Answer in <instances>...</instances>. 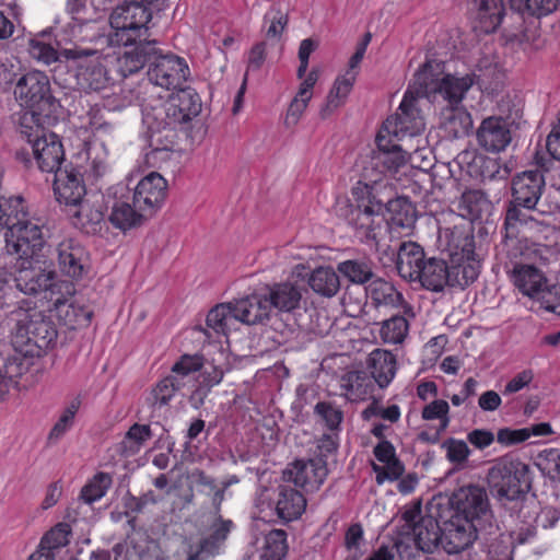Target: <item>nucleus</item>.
I'll return each instance as SVG.
<instances>
[{
    "label": "nucleus",
    "mask_w": 560,
    "mask_h": 560,
    "mask_svg": "<svg viewBox=\"0 0 560 560\" xmlns=\"http://www.w3.org/2000/svg\"><path fill=\"white\" fill-rule=\"evenodd\" d=\"M459 208L470 221L480 220L491 209V202L480 190H468L462 195Z\"/></svg>",
    "instance_id": "50"
},
{
    "label": "nucleus",
    "mask_w": 560,
    "mask_h": 560,
    "mask_svg": "<svg viewBox=\"0 0 560 560\" xmlns=\"http://www.w3.org/2000/svg\"><path fill=\"white\" fill-rule=\"evenodd\" d=\"M447 238V247L452 255L460 256L457 264L448 267L451 287L465 288L479 276L480 266L474 258L475 241L470 231L464 226H454L440 231Z\"/></svg>",
    "instance_id": "4"
},
{
    "label": "nucleus",
    "mask_w": 560,
    "mask_h": 560,
    "mask_svg": "<svg viewBox=\"0 0 560 560\" xmlns=\"http://www.w3.org/2000/svg\"><path fill=\"white\" fill-rule=\"evenodd\" d=\"M13 93L21 106L35 109L45 116L56 114L60 107L51 93L49 78L42 71H28L21 75Z\"/></svg>",
    "instance_id": "7"
},
{
    "label": "nucleus",
    "mask_w": 560,
    "mask_h": 560,
    "mask_svg": "<svg viewBox=\"0 0 560 560\" xmlns=\"http://www.w3.org/2000/svg\"><path fill=\"white\" fill-rule=\"evenodd\" d=\"M265 19L270 21V25L267 30L268 37H279L289 21L288 14L281 12L276 7H272L271 10L265 15Z\"/></svg>",
    "instance_id": "63"
},
{
    "label": "nucleus",
    "mask_w": 560,
    "mask_h": 560,
    "mask_svg": "<svg viewBox=\"0 0 560 560\" xmlns=\"http://www.w3.org/2000/svg\"><path fill=\"white\" fill-rule=\"evenodd\" d=\"M328 474L327 462L312 458L308 462L296 460L292 467L283 471V478L306 491H316Z\"/></svg>",
    "instance_id": "18"
},
{
    "label": "nucleus",
    "mask_w": 560,
    "mask_h": 560,
    "mask_svg": "<svg viewBox=\"0 0 560 560\" xmlns=\"http://www.w3.org/2000/svg\"><path fill=\"white\" fill-rule=\"evenodd\" d=\"M451 504L454 515L465 517L481 529L485 535H491L497 528L493 512L486 489L478 485L460 487L453 492Z\"/></svg>",
    "instance_id": "5"
},
{
    "label": "nucleus",
    "mask_w": 560,
    "mask_h": 560,
    "mask_svg": "<svg viewBox=\"0 0 560 560\" xmlns=\"http://www.w3.org/2000/svg\"><path fill=\"white\" fill-rule=\"evenodd\" d=\"M207 326L218 334L226 335L237 323L234 303H220L212 307L206 319Z\"/></svg>",
    "instance_id": "45"
},
{
    "label": "nucleus",
    "mask_w": 560,
    "mask_h": 560,
    "mask_svg": "<svg viewBox=\"0 0 560 560\" xmlns=\"http://www.w3.org/2000/svg\"><path fill=\"white\" fill-rule=\"evenodd\" d=\"M15 316V334L23 342L38 349H47L57 338L55 324L37 310L13 311Z\"/></svg>",
    "instance_id": "11"
},
{
    "label": "nucleus",
    "mask_w": 560,
    "mask_h": 560,
    "mask_svg": "<svg viewBox=\"0 0 560 560\" xmlns=\"http://www.w3.org/2000/svg\"><path fill=\"white\" fill-rule=\"evenodd\" d=\"M201 100L198 93L189 88H179L173 92L163 104L162 122L164 128H176L179 125L190 121L201 112Z\"/></svg>",
    "instance_id": "12"
},
{
    "label": "nucleus",
    "mask_w": 560,
    "mask_h": 560,
    "mask_svg": "<svg viewBox=\"0 0 560 560\" xmlns=\"http://www.w3.org/2000/svg\"><path fill=\"white\" fill-rule=\"evenodd\" d=\"M357 75L358 71L351 70L346 71L343 75H340L335 80L334 85L327 95L326 103L319 110V115L323 119L327 118L345 103L353 88Z\"/></svg>",
    "instance_id": "37"
},
{
    "label": "nucleus",
    "mask_w": 560,
    "mask_h": 560,
    "mask_svg": "<svg viewBox=\"0 0 560 560\" xmlns=\"http://www.w3.org/2000/svg\"><path fill=\"white\" fill-rule=\"evenodd\" d=\"M67 212L72 224L86 234L95 233L104 219L101 208L84 197L67 206Z\"/></svg>",
    "instance_id": "30"
},
{
    "label": "nucleus",
    "mask_w": 560,
    "mask_h": 560,
    "mask_svg": "<svg viewBox=\"0 0 560 560\" xmlns=\"http://www.w3.org/2000/svg\"><path fill=\"white\" fill-rule=\"evenodd\" d=\"M539 466L552 480L560 481V450H545L539 454Z\"/></svg>",
    "instance_id": "61"
},
{
    "label": "nucleus",
    "mask_w": 560,
    "mask_h": 560,
    "mask_svg": "<svg viewBox=\"0 0 560 560\" xmlns=\"http://www.w3.org/2000/svg\"><path fill=\"white\" fill-rule=\"evenodd\" d=\"M482 534L476 524L465 517L452 515L442 528V548L448 555H457L472 546Z\"/></svg>",
    "instance_id": "15"
},
{
    "label": "nucleus",
    "mask_w": 560,
    "mask_h": 560,
    "mask_svg": "<svg viewBox=\"0 0 560 560\" xmlns=\"http://www.w3.org/2000/svg\"><path fill=\"white\" fill-rule=\"evenodd\" d=\"M113 479L107 472H97L81 490V499L85 503H93L102 499L110 488Z\"/></svg>",
    "instance_id": "56"
},
{
    "label": "nucleus",
    "mask_w": 560,
    "mask_h": 560,
    "mask_svg": "<svg viewBox=\"0 0 560 560\" xmlns=\"http://www.w3.org/2000/svg\"><path fill=\"white\" fill-rule=\"evenodd\" d=\"M337 271L354 284H365L374 278V264L368 257L348 259L337 265Z\"/></svg>",
    "instance_id": "42"
},
{
    "label": "nucleus",
    "mask_w": 560,
    "mask_h": 560,
    "mask_svg": "<svg viewBox=\"0 0 560 560\" xmlns=\"http://www.w3.org/2000/svg\"><path fill=\"white\" fill-rule=\"evenodd\" d=\"M545 186V176L539 170L522 172L512 180V200L525 208H536Z\"/></svg>",
    "instance_id": "19"
},
{
    "label": "nucleus",
    "mask_w": 560,
    "mask_h": 560,
    "mask_svg": "<svg viewBox=\"0 0 560 560\" xmlns=\"http://www.w3.org/2000/svg\"><path fill=\"white\" fill-rule=\"evenodd\" d=\"M32 150L40 171L56 174L62 170L65 150L56 133L43 132L40 138L34 139Z\"/></svg>",
    "instance_id": "21"
},
{
    "label": "nucleus",
    "mask_w": 560,
    "mask_h": 560,
    "mask_svg": "<svg viewBox=\"0 0 560 560\" xmlns=\"http://www.w3.org/2000/svg\"><path fill=\"white\" fill-rule=\"evenodd\" d=\"M156 40L147 38H136L130 44H120L125 51L118 57V68L124 77L133 74L145 65L151 63L154 52H156Z\"/></svg>",
    "instance_id": "22"
},
{
    "label": "nucleus",
    "mask_w": 560,
    "mask_h": 560,
    "mask_svg": "<svg viewBox=\"0 0 560 560\" xmlns=\"http://www.w3.org/2000/svg\"><path fill=\"white\" fill-rule=\"evenodd\" d=\"M477 141L489 152H501L512 141L511 122L500 116L485 118L477 129Z\"/></svg>",
    "instance_id": "20"
},
{
    "label": "nucleus",
    "mask_w": 560,
    "mask_h": 560,
    "mask_svg": "<svg viewBox=\"0 0 560 560\" xmlns=\"http://www.w3.org/2000/svg\"><path fill=\"white\" fill-rule=\"evenodd\" d=\"M457 160L459 163H467L471 167L470 172L478 175L481 180L502 177L497 159L477 154L474 151H464L457 155Z\"/></svg>",
    "instance_id": "43"
},
{
    "label": "nucleus",
    "mask_w": 560,
    "mask_h": 560,
    "mask_svg": "<svg viewBox=\"0 0 560 560\" xmlns=\"http://www.w3.org/2000/svg\"><path fill=\"white\" fill-rule=\"evenodd\" d=\"M476 19L481 31L485 33L494 32L502 22L504 4L502 0H475Z\"/></svg>",
    "instance_id": "39"
},
{
    "label": "nucleus",
    "mask_w": 560,
    "mask_h": 560,
    "mask_svg": "<svg viewBox=\"0 0 560 560\" xmlns=\"http://www.w3.org/2000/svg\"><path fill=\"white\" fill-rule=\"evenodd\" d=\"M450 406L447 401L443 399H435L432 402L428 404L421 412V416L424 420H440L439 432H443L450 424L448 417Z\"/></svg>",
    "instance_id": "59"
},
{
    "label": "nucleus",
    "mask_w": 560,
    "mask_h": 560,
    "mask_svg": "<svg viewBox=\"0 0 560 560\" xmlns=\"http://www.w3.org/2000/svg\"><path fill=\"white\" fill-rule=\"evenodd\" d=\"M421 266L419 278H416V281H419L423 288L439 292L448 285L450 273L445 260L431 257Z\"/></svg>",
    "instance_id": "36"
},
{
    "label": "nucleus",
    "mask_w": 560,
    "mask_h": 560,
    "mask_svg": "<svg viewBox=\"0 0 560 560\" xmlns=\"http://www.w3.org/2000/svg\"><path fill=\"white\" fill-rule=\"evenodd\" d=\"M368 365L372 377L381 388L392 382L397 370L396 357L390 351L383 349L371 352Z\"/></svg>",
    "instance_id": "35"
},
{
    "label": "nucleus",
    "mask_w": 560,
    "mask_h": 560,
    "mask_svg": "<svg viewBox=\"0 0 560 560\" xmlns=\"http://www.w3.org/2000/svg\"><path fill=\"white\" fill-rule=\"evenodd\" d=\"M348 222L355 228L362 237L375 242L376 247L380 245V233L384 219L365 206V202H358L355 207L350 209Z\"/></svg>",
    "instance_id": "29"
},
{
    "label": "nucleus",
    "mask_w": 560,
    "mask_h": 560,
    "mask_svg": "<svg viewBox=\"0 0 560 560\" xmlns=\"http://www.w3.org/2000/svg\"><path fill=\"white\" fill-rule=\"evenodd\" d=\"M384 466L373 465V470L376 472V482L383 483L386 479L394 481L399 479L404 471L405 467L402 463L397 458H393L389 462L384 463Z\"/></svg>",
    "instance_id": "62"
},
{
    "label": "nucleus",
    "mask_w": 560,
    "mask_h": 560,
    "mask_svg": "<svg viewBox=\"0 0 560 560\" xmlns=\"http://www.w3.org/2000/svg\"><path fill=\"white\" fill-rule=\"evenodd\" d=\"M408 318L402 314H395L392 317L380 323V337L384 343H401L408 335Z\"/></svg>",
    "instance_id": "48"
},
{
    "label": "nucleus",
    "mask_w": 560,
    "mask_h": 560,
    "mask_svg": "<svg viewBox=\"0 0 560 560\" xmlns=\"http://www.w3.org/2000/svg\"><path fill=\"white\" fill-rule=\"evenodd\" d=\"M396 256V268L399 276L409 281H416L419 278L421 265L427 261L423 248L411 241L402 242L397 253L392 252V260Z\"/></svg>",
    "instance_id": "27"
},
{
    "label": "nucleus",
    "mask_w": 560,
    "mask_h": 560,
    "mask_svg": "<svg viewBox=\"0 0 560 560\" xmlns=\"http://www.w3.org/2000/svg\"><path fill=\"white\" fill-rule=\"evenodd\" d=\"M377 151L373 155L366 167L370 168V174L383 178L385 173H395L407 162L406 155L402 153L401 148L392 143L390 139L380 131L376 136Z\"/></svg>",
    "instance_id": "16"
},
{
    "label": "nucleus",
    "mask_w": 560,
    "mask_h": 560,
    "mask_svg": "<svg viewBox=\"0 0 560 560\" xmlns=\"http://www.w3.org/2000/svg\"><path fill=\"white\" fill-rule=\"evenodd\" d=\"M202 366V357L194 354H183L171 369V374L161 380L151 392L149 397L152 408L151 418L155 417V412L166 407L176 392L186 384L185 378L191 373L197 372Z\"/></svg>",
    "instance_id": "10"
},
{
    "label": "nucleus",
    "mask_w": 560,
    "mask_h": 560,
    "mask_svg": "<svg viewBox=\"0 0 560 560\" xmlns=\"http://www.w3.org/2000/svg\"><path fill=\"white\" fill-rule=\"evenodd\" d=\"M287 534L282 529H273L265 536L260 560H282L287 555Z\"/></svg>",
    "instance_id": "53"
},
{
    "label": "nucleus",
    "mask_w": 560,
    "mask_h": 560,
    "mask_svg": "<svg viewBox=\"0 0 560 560\" xmlns=\"http://www.w3.org/2000/svg\"><path fill=\"white\" fill-rule=\"evenodd\" d=\"M265 295L270 310L273 307L280 312H291L298 308L302 299L300 288L292 283L275 284Z\"/></svg>",
    "instance_id": "38"
},
{
    "label": "nucleus",
    "mask_w": 560,
    "mask_h": 560,
    "mask_svg": "<svg viewBox=\"0 0 560 560\" xmlns=\"http://www.w3.org/2000/svg\"><path fill=\"white\" fill-rule=\"evenodd\" d=\"M537 210L536 208H525L515 203V200H511L505 213L504 228L508 235L517 236L518 225H529L536 222L532 212Z\"/></svg>",
    "instance_id": "51"
},
{
    "label": "nucleus",
    "mask_w": 560,
    "mask_h": 560,
    "mask_svg": "<svg viewBox=\"0 0 560 560\" xmlns=\"http://www.w3.org/2000/svg\"><path fill=\"white\" fill-rule=\"evenodd\" d=\"M167 183L156 172L144 176L136 186L133 205L140 211L154 210L161 207L166 197Z\"/></svg>",
    "instance_id": "23"
},
{
    "label": "nucleus",
    "mask_w": 560,
    "mask_h": 560,
    "mask_svg": "<svg viewBox=\"0 0 560 560\" xmlns=\"http://www.w3.org/2000/svg\"><path fill=\"white\" fill-rule=\"evenodd\" d=\"M81 398L79 396L72 398L66 408L62 410L60 417L58 418L57 422L51 428L49 434H48V441L50 442H57L59 439H61L65 433L71 429L74 422V417L78 412V410L81 407Z\"/></svg>",
    "instance_id": "55"
},
{
    "label": "nucleus",
    "mask_w": 560,
    "mask_h": 560,
    "mask_svg": "<svg viewBox=\"0 0 560 560\" xmlns=\"http://www.w3.org/2000/svg\"><path fill=\"white\" fill-rule=\"evenodd\" d=\"M388 212L390 217L387 224L392 229L410 231L416 224V209L412 203L405 198H398L389 202Z\"/></svg>",
    "instance_id": "46"
},
{
    "label": "nucleus",
    "mask_w": 560,
    "mask_h": 560,
    "mask_svg": "<svg viewBox=\"0 0 560 560\" xmlns=\"http://www.w3.org/2000/svg\"><path fill=\"white\" fill-rule=\"evenodd\" d=\"M528 440L527 430L502 428L497 433L498 443L504 446H511L523 443Z\"/></svg>",
    "instance_id": "64"
},
{
    "label": "nucleus",
    "mask_w": 560,
    "mask_h": 560,
    "mask_svg": "<svg viewBox=\"0 0 560 560\" xmlns=\"http://www.w3.org/2000/svg\"><path fill=\"white\" fill-rule=\"evenodd\" d=\"M366 294L372 304L378 307L400 308L406 316L415 318L413 307L404 299V295L392 282L382 278L373 279L366 287Z\"/></svg>",
    "instance_id": "24"
},
{
    "label": "nucleus",
    "mask_w": 560,
    "mask_h": 560,
    "mask_svg": "<svg viewBox=\"0 0 560 560\" xmlns=\"http://www.w3.org/2000/svg\"><path fill=\"white\" fill-rule=\"evenodd\" d=\"M425 97L423 93L416 88V81L409 84L405 96L399 105L395 116L386 119L381 131L392 135L398 140L412 138L420 135L425 127L423 117L420 114L416 103L418 98Z\"/></svg>",
    "instance_id": "9"
},
{
    "label": "nucleus",
    "mask_w": 560,
    "mask_h": 560,
    "mask_svg": "<svg viewBox=\"0 0 560 560\" xmlns=\"http://www.w3.org/2000/svg\"><path fill=\"white\" fill-rule=\"evenodd\" d=\"M442 448L446 451V458L456 466H464L470 455V448L463 440L453 438L446 439L442 443Z\"/></svg>",
    "instance_id": "58"
},
{
    "label": "nucleus",
    "mask_w": 560,
    "mask_h": 560,
    "mask_svg": "<svg viewBox=\"0 0 560 560\" xmlns=\"http://www.w3.org/2000/svg\"><path fill=\"white\" fill-rule=\"evenodd\" d=\"M410 534L416 547L425 553H432L436 548L442 547V528L431 515L420 517L417 524H413V530Z\"/></svg>",
    "instance_id": "32"
},
{
    "label": "nucleus",
    "mask_w": 560,
    "mask_h": 560,
    "mask_svg": "<svg viewBox=\"0 0 560 560\" xmlns=\"http://www.w3.org/2000/svg\"><path fill=\"white\" fill-rule=\"evenodd\" d=\"M14 282L16 289L27 295L49 292L50 299L57 287V273L52 265L39 256L14 258Z\"/></svg>",
    "instance_id": "6"
},
{
    "label": "nucleus",
    "mask_w": 560,
    "mask_h": 560,
    "mask_svg": "<svg viewBox=\"0 0 560 560\" xmlns=\"http://www.w3.org/2000/svg\"><path fill=\"white\" fill-rule=\"evenodd\" d=\"M42 226L24 218L10 233H5V252L12 258L39 256L44 246Z\"/></svg>",
    "instance_id": "14"
},
{
    "label": "nucleus",
    "mask_w": 560,
    "mask_h": 560,
    "mask_svg": "<svg viewBox=\"0 0 560 560\" xmlns=\"http://www.w3.org/2000/svg\"><path fill=\"white\" fill-rule=\"evenodd\" d=\"M306 500L304 495L290 486L278 487L276 512L279 518L290 522L299 518L305 511Z\"/></svg>",
    "instance_id": "33"
},
{
    "label": "nucleus",
    "mask_w": 560,
    "mask_h": 560,
    "mask_svg": "<svg viewBox=\"0 0 560 560\" xmlns=\"http://www.w3.org/2000/svg\"><path fill=\"white\" fill-rule=\"evenodd\" d=\"M529 467L518 458L502 456L488 469L490 494L502 505L523 500L530 489Z\"/></svg>",
    "instance_id": "2"
},
{
    "label": "nucleus",
    "mask_w": 560,
    "mask_h": 560,
    "mask_svg": "<svg viewBox=\"0 0 560 560\" xmlns=\"http://www.w3.org/2000/svg\"><path fill=\"white\" fill-rule=\"evenodd\" d=\"M339 272L332 267H318L308 277L311 289L325 298L335 296L340 290Z\"/></svg>",
    "instance_id": "41"
},
{
    "label": "nucleus",
    "mask_w": 560,
    "mask_h": 560,
    "mask_svg": "<svg viewBox=\"0 0 560 560\" xmlns=\"http://www.w3.org/2000/svg\"><path fill=\"white\" fill-rule=\"evenodd\" d=\"M416 88L427 98L441 96L447 106H460L468 90L475 83V74L463 77L444 73V63L427 60L415 73Z\"/></svg>",
    "instance_id": "1"
},
{
    "label": "nucleus",
    "mask_w": 560,
    "mask_h": 560,
    "mask_svg": "<svg viewBox=\"0 0 560 560\" xmlns=\"http://www.w3.org/2000/svg\"><path fill=\"white\" fill-rule=\"evenodd\" d=\"M314 412L334 431L338 430L343 419V412L329 401H319L314 407Z\"/></svg>",
    "instance_id": "60"
},
{
    "label": "nucleus",
    "mask_w": 560,
    "mask_h": 560,
    "mask_svg": "<svg viewBox=\"0 0 560 560\" xmlns=\"http://www.w3.org/2000/svg\"><path fill=\"white\" fill-rule=\"evenodd\" d=\"M152 438V430L149 424H132L118 444L117 452L126 457L137 454L144 442Z\"/></svg>",
    "instance_id": "47"
},
{
    "label": "nucleus",
    "mask_w": 560,
    "mask_h": 560,
    "mask_svg": "<svg viewBox=\"0 0 560 560\" xmlns=\"http://www.w3.org/2000/svg\"><path fill=\"white\" fill-rule=\"evenodd\" d=\"M54 191L56 199L66 207L81 200L86 195L81 173L72 165H66L63 170L57 171Z\"/></svg>",
    "instance_id": "25"
},
{
    "label": "nucleus",
    "mask_w": 560,
    "mask_h": 560,
    "mask_svg": "<svg viewBox=\"0 0 560 560\" xmlns=\"http://www.w3.org/2000/svg\"><path fill=\"white\" fill-rule=\"evenodd\" d=\"M39 113L35 109L24 112L19 118V131L26 141L33 145L34 139L40 138L46 132L39 125Z\"/></svg>",
    "instance_id": "57"
},
{
    "label": "nucleus",
    "mask_w": 560,
    "mask_h": 560,
    "mask_svg": "<svg viewBox=\"0 0 560 560\" xmlns=\"http://www.w3.org/2000/svg\"><path fill=\"white\" fill-rule=\"evenodd\" d=\"M70 535V525L67 523H58L43 536L39 547H42V550H46L56 556L60 549L69 544Z\"/></svg>",
    "instance_id": "54"
},
{
    "label": "nucleus",
    "mask_w": 560,
    "mask_h": 560,
    "mask_svg": "<svg viewBox=\"0 0 560 560\" xmlns=\"http://www.w3.org/2000/svg\"><path fill=\"white\" fill-rule=\"evenodd\" d=\"M189 75L190 71L184 58L175 55H161L156 48L148 69L150 82L166 90H176L183 88Z\"/></svg>",
    "instance_id": "13"
},
{
    "label": "nucleus",
    "mask_w": 560,
    "mask_h": 560,
    "mask_svg": "<svg viewBox=\"0 0 560 560\" xmlns=\"http://www.w3.org/2000/svg\"><path fill=\"white\" fill-rule=\"evenodd\" d=\"M385 190L386 183L383 182V178L370 174V168L364 167L362 180H359L353 187L352 195L357 202H365L368 208L382 215L383 210L385 208L388 210L389 202L394 201L389 196L387 198L384 196Z\"/></svg>",
    "instance_id": "17"
},
{
    "label": "nucleus",
    "mask_w": 560,
    "mask_h": 560,
    "mask_svg": "<svg viewBox=\"0 0 560 560\" xmlns=\"http://www.w3.org/2000/svg\"><path fill=\"white\" fill-rule=\"evenodd\" d=\"M152 0H124L110 14L114 30L108 36L109 45L130 44L136 38H147V24L152 13L149 4Z\"/></svg>",
    "instance_id": "3"
},
{
    "label": "nucleus",
    "mask_w": 560,
    "mask_h": 560,
    "mask_svg": "<svg viewBox=\"0 0 560 560\" xmlns=\"http://www.w3.org/2000/svg\"><path fill=\"white\" fill-rule=\"evenodd\" d=\"M58 265L62 273L79 279L85 273L88 253L73 240H66L57 247Z\"/></svg>",
    "instance_id": "26"
},
{
    "label": "nucleus",
    "mask_w": 560,
    "mask_h": 560,
    "mask_svg": "<svg viewBox=\"0 0 560 560\" xmlns=\"http://www.w3.org/2000/svg\"><path fill=\"white\" fill-rule=\"evenodd\" d=\"M27 215V207L22 196L0 198V230L7 229L5 233H10Z\"/></svg>",
    "instance_id": "40"
},
{
    "label": "nucleus",
    "mask_w": 560,
    "mask_h": 560,
    "mask_svg": "<svg viewBox=\"0 0 560 560\" xmlns=\"http://www.w3.org/2000/svg\"><path fill=\"white\" fill-rule=\"evenodd\" d=\"M233 303L237 323L246 325L264 323L269 318L271 312L265 294L255 293Z\"/></svg>",
    "instance_id": "31"
},
{
    "label": "nucleus",
    "mask_w": 560,
    "mask_h": 560,
    "mask_svg": "<svg viewBox=\"0 0 560 560\" xmlns=\"http://www.w3.org/2000/svg\"><path fill=\"white\" fill-rule=\"evenodd\" d=\"M63 55L73 62L79 90L97 92L110 85L112 78L97 50L74 47L65 49Z\"/></svg>",
    "instance_id": "8"
},
{
    "label": "nucleus",
    "mask_w": 560,
    "mask_h": 560,
    "mask_svg": "<svg viewBox=\"0 0 560 560\" xmlns=\"http://www.w3.org/2000/svg\"><path fill=\"white\" fill-rule=\"evenodd\" d=\"M558 3L559 0H509L510 9L524 20L548 15L557 9Z\"/></svg>",
    "instance_id": "49"
},
{
    "label": "nucleus",
    "mask_w": 560,
    "mask_h": 560,
    "mask_svg": "<svg viewBox=\"0 0 560 560\" xmlns=\"http://www.w3.org/2000/svg\"><path fill=\"white\" fill-rule=\"evenodd\" d=\"M513 284L524 294L534 298L547 289V278L537 267L524 262H515L510 271Z\"/></svg>",
    "instance_id": "28"
},
{
    "label": "nucleus",
    "mask_w": 560,
    "mask_h": 560,
    "mask_svg": "<svg viewBox=\"0 0 560 560\" xmlns=\"http://www.w3.org/2000/svg\"><path fill=\"white\" fill-rule=\"evenodd\" d=\"M144 220V214L126 201H116L109 215L110 223L124 232L141 226Z\"/></svg>",
    "instance_id": "44"
},
{
    "label": "nucleus",
    "mask_w": 560,
    "mask_h": 560,
    "mask_svg": "<svg viewBox=\"0 0 560 560\" xmlns=\"http://www.w3.org/2000/svg\"><path fill=\"white\" fill-rule=\"evenodd\" d=\"M441 128L450 138L465 137L472 128L471 115L463 106H447L442 112Z\"/></svg>",
    "instance_id": "34"
},
{
    "label": "nucleus",
    "mask_w": 560,
    "mask_h": 560,
    "mask_svg": "<svg viewBox=\"0 0 560 560\" xmlns=\"http://www.w3.org/2000/svg\"><path fill=\"white\" fill-rule=\"evenodd\" d=\"M198 371L201 372L197 378L198 385L191 398H197L199 402L202 404L210 389L222 381L223 370L213 364L205 365L202 363V366Z\"/></svg>",
    "instance_id": "52"
}]
</instances>
